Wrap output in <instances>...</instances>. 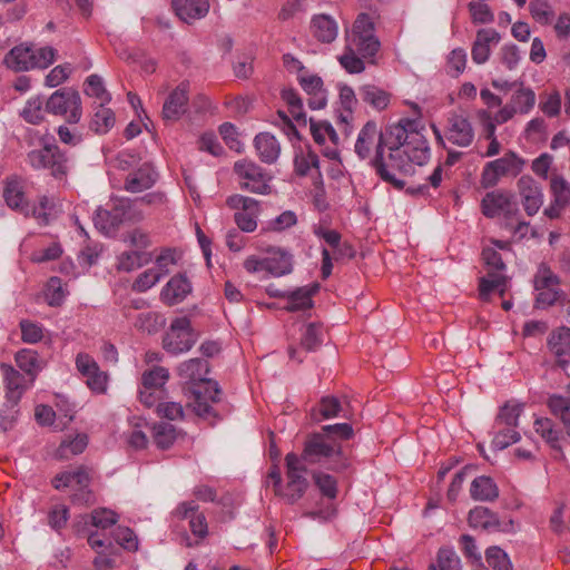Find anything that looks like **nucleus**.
Segmentation results:
<instances>
[{
    "label": "nucleus",
    "mask_w": 570,
    "mask_h": 570,
    "mask_svg": "<svg viewBox=\"0 0 570 570\" xmlns=\"http://www.w3.org/2000/svg\"><path fill=\"white\" fill-rule=\"evenodd\" d=\"M423 130L424 126L417 119H401L385 129L386 153L379 150L373 166L380 177L397 190H402L406 183L397 178L395 171L412 176L415 167H422L430 159L431 150Z\"/></svg>",
    "instance_id": "1"
},
{
    "label": "nucleus",
    "mask_w": 570,
    "mask_h": 570,
    "mask_svg": "<svg viewBox=\"0 0 570 570\" xmlns=\"http://www.w3.org/2000/svg\"><path fill=\"white\" fill-rule=\"evenodd\" d=\"M178 375L181 379L188 380L190 386L188 392V406L200 417L206 420H215L216 413L212 409L210 403L219 401L220 389L218 383L207 380L206 375L209 372L208 363L202 358H190L183 362L178 368Z\"/></svg>",
    "instance_id": "2"
},
{
    "label": "nucleus",
    "mask_w": 570,
    "mask_h": 570,
    "mask_svg": "<svg viewBox=\"0 0 570 570\" xmlns=\"http://www.w3.org/2000/svg\"><path fill=\"white\" fill-rule=\"evenodd\" d=\"M298 456L305 465L322 464L336 472L343 471L350 465L341 442L330 440L322 432L306 436L303 452Z\"/></svg>",
    "instance_id": "3"
},
{
    "label": "nucleus",
    "mask_w": 570,
    "mask_h": 570,
    "mask_svg": "<svg viewBox=\"0 0 570 570\" xmlns=\"http://www.w3.org/2000/svg\"><path fill=\"white\" fill-rule=\"evenodd\" d=\"M285 478L276 494L287 504H294L306 493L309 482L306 478L307 468L298 454L289 452L285 456Z\"/></svg>",
    "instance_id": "4"
},
{
    "label": "nucleus",
    "mask_w": 570,
    "mask_h": 570,
    "mask_svg": "<svg viewBox=\"0 0 570 570\" xmlns=\"http://www.w3.org/2000/svg\"><path fill=\"white\" fill-rule=\"evenodd\" d=\"M56 52V49L49 46L36 49L32 46L19 45L6 55L4 63L14 71L45 69L55 61Z\"/></svg>",
    "instance_id": "5"
},
{
    "label": "nucleus",
    "mask_w": 570,
    "mask_h": 570,
    "mask_svg": "<svg viewBox=\"0 0 570 570\" xmlns=\"http://www.w3.org/2000/svg\"><path fill=\"white\" fill-rule=\"evenodd\" d=\"M345 47L362 58L370 59L377 53L381 43L374 35V22L367 13L357 16L352 31L346 36Z\"/></svg>",
    "instance_id": "6"
},
{
    "label": "nucleus",
    "mask_w": 570,
    "mask_h": 570,
    "mask_svg": "<svg viewBox=\"0 0 570 570\" xmlns=\"http://www.w3.org/2000/svg\"><path fill=\"white\" fill-rule=\"evenodd\" d=\"M27 160L35 169H49L56 178L67 176L70 164L68 157L56 144H45L42 148L28 153Z\"/></svg>",
    "instance_id": "7"
},
{
    "label": "nucleus",
    "mask_w": 570,
    "mask_h": 570,
    "mask_svg": "<svg viewBox=\"0 0 570 570\" xmlns=\"http://www.w3.org/2000/svg\"><path fill=\"white\" fill-rule=\"evenodd\" d=\"M524 166L525 160L510 150L501 158L485 164L481 174V185L484 188L494 187L503 176L517 177Z\"/></svg>",
    "instance_id": "8"
},
{
    "label": "nucleus",
    "mask_w": 570,
    "mask_h": 570,
    "mask_svg": "<svg viewBox=\"0 0 570 570\" xmlns=\"http://www.w3.org/2000/svg\"><path fill=\"white\" fill-rule=\"evenodd\" d=\"M90 473L85 466H79L77 470L71 472H62L55 476L52 484L55 489L61 490L63 488L75 489V493L71 497L72 502L79 504L92 503V493L89 490Z\"/></svg>",
    "instance_id": "9"
},
{
    "label": "nucleus",
    "mask_w": 570,
    "mask_h": 570,
    "mask_svg": "<svg viewBox=\"0 0 570 570\" xmlns=\"http://www.w3.org/2000/svg\"><path fill=\"white\" fill-rule=\"evenodd\" d=\"M195 343L196 337L187 317L175 318L163 338V347L173 355L189 351Z\"/></svg>",
    "instance_id": "10"
},
{
    "label": "nucleus",
    "mask_w": 570,
    "mask_h": 570,
    "mask_svg": "<svg viewBox=\"0 0 570 570\" xmlns=\"http://www.w3.org/2000/svg\"><path fill=\"white\" fill-rule=\"evenodd\" d=\"M46 110L52 115H67L69 124H78L82 116L80 95L75 90H57L48 98Z\"/></svg>",
    "instance_id": "11"
},
{
    "label": "nucleus",
    "mask_w": 570,
    "mask_h": 570,
    "mask_svg": "<svg viewBox=\"0 0 570 570\" xmlns=\"http://www.w3.org/2000/svg\"><path fill=\"white\" fill-rule=\"evenodd\" d=\"M234 171L238 176L242 189H246L255 194H269V177L255 163L249 160H239L234 165Z\"/></svg>",
    "instance_id": "12"
},
{
    "label": "nucleus",
    "mask_w": 570,
    "mask_h": 570,
    "mask_svg": "<svg viewBox=\"0 0 570 570\" xmlns=\"http://www.w3.org/2000/svg\"><path fill=\"white\" fill-rule=\"evenodd\" d=\"M482 213L490 218L503 215L507 218L519 215L514 196L505 190L488 193L482 199Z\"/></svg>",
    "instance_id": "13"
},
{
    "label": "nucleus",
    "mask_w": 570,
    "mask_h": 570,
    "mask_svg": "<svg viewBox=\"0 0 570 570\" xmlns=\"http://www.w3.org/2000/svg\"><path fill=\"white\" fill-rule=\"evenodd\" d=\"M444 137L449 142L465 148L474 140V129L465 115L452 111L446 119Z\"/></svg>",
    "instance_id": "14"
},
{
    "label": "nucleus",
    "mask_w": 570,
    "mask_h": 570,
    "mask_svg": "<svg viewBox=\"0 0 570 570\" xmlns=\"http://www.w3.org/2000/svg\"><path fill=\"white\" fill-rule=\"evenodd\" d=\"M373 148H375V157L379 156V150L386 153L385 131L382 132L376 122L367 121L358 132L354 150L361 159H366L371 156Z\"/></svg>",
    "instance_id": "15"
},
{
    "label": "nucleus",
    "mask_w": 570,
    "mask_h": 570,
    "mask_svg": "<svg viewBox=\"0 0 570 570\" xmlns=\"http://www.w3.org/2000/svg\"><path fill=\"white\" fill-rule=\"evenodd\" d=\"M76 366L86 377V384L97 394H105L108 389V374L100 370L97 362L88 354L79 353L76 357Z\"/></svg>",
    "instance_id": "16"
},
{
    "label": "nucleus",
    "mask_w": 570,
    "mask_h": 570,
    "mask_svg": "<svg viewBox=\"0 0 570 570\" xmlns=\"http://www.w3.org/2000/svg\"><path fill=\"white\" fill-rule=\"evenodd\" d=\"M517 189L525 213L535 215L543 204L541 185L530 175H523L517 181Z\"/></svg>",
    "instance_id": "17"
},
{
    "label": "nucleus",
    "mask_w": 570,
    "mask_h": 570,
    "mask_svg": "<svg viewBox=\"0 0 570 570\" xmlns=\"http://www.w3.org/2000/svg\"><path fill=\"white\" fill-rule=\"evenodd\" d=\"M189 101V83L180 82L170 91L165 99L161 110V117L166 121H176L187 111Z\"/></svg>",
    "instance_id": "18"
},
{
    "label": "nucleus",
    "mask_w": 570,
    "mask_h": 570,
    "mask_svg": "<svg viewBox=\"0 0 570 570\" xmlns=\"http://www.w3.org/2000/svg\"><path fill=\"white\" fill-rule=\"evenodd\" d=\"M1 373L6 385V400L12 406H17L24 391L32 384L30 380L17 371L12 365L1 363Z\"/></svg>",
    "instance_id": "19"
},
{
    "label": "nucleus",
    "mask_w": 570,
    "mask_h": 570,
    "mask_svg": "<svg viewBox=\"0 0 570 570\" xmlns=\"http://www.w3.org/2000/svg\"><path fill=\"white\" fill-rule=\"evenodd\" d=\"M158 180V174L149 163H144L129 173L124 181L126 191L137 194L151 188Z\"/></svg>",
    "instance_id": "20"
},
{
    "label": "nucleus",
    "mask_w": 570,
    "mask_h": 570,
    "mask_svg": "<svg viewBox=\"0 0 570 570\" xmlns=\"http://www.w3.org/2000/svg\"><path fill=\"white\" fill-rule=\"evenodd\" d=\"M318 284H312L288 293L281 291L269 293L275 297H287V305L284 308L288 312H297L313 306L312 296L318 291Z\"/></svg>",
    "instance_id": "21"
},
{
    "label": "nucleus",
    "mask_w": 570,
    "mask_h": 570,
    "mask_svg": "<svg viewBox=\"0 0 570 570\" xmlns=\"http://www.w3.org/2000/svg\"><path fill=\"white\" fill-rule=\"evenodd\" d=\"M2 197L11 209L28 215L29 206L24 196L23 183L20 178L10 176L4 179Z\"/></svg>",
    "instance_id": "22"
},
{
    "label": "nucleus",
    "mask_w": 570,
    "mask_h": 570,
    "mask_svg": "<svg viewBox=\"0 0 570 570\" xmlns=\"http://www.w3.org/2000/svg\"><path fill=\"white\" fill-rule=\"evenodd\" d=\"M175 514L180 519H189L190 531L199 539H204L208 534V525L206 517L198 512V505L194 501L180 503Z\"/></svg>",
    "instance_id": "23"
},
{
    "label": "nucleus",
    "mask_w": 570,
    "mask_h": 570,
    "mask_svg": "<svg viewBox=\"0 0 570 570\" xmlns=\"http://www.w3.org/2000/svg\"><path fill=\"white\" fill-rule=\"evenodd\" d=\"M548 348L558 364L564 367L570 358V328L562 326L552 331L548 338Z\"/></svg>",
    "instance_id": "24"
},
{
    "label": "nucleus",
    "mask_w": 570,
    "mask_h": 570,
    "mask_svg": "<svg viewBox=\"0 0 570 570\" xmlns=\"http://www.w3.org/2000/svg\"><path fill=\"white\" fill-rule=\"evenodd\" d=\"M535 432L544 440V442L556 452L554 458L564 459L561 448L560 431L556 428L554 422L549 417H537L533 423Z\"/></svg>",
    "instance_id": "25"
},
{
    "label": "nucleus",
    "mask_w": 570,
    "mask_h": 570,
    "mask_svg": "<svg viewBox=\"0 0 570 570\" xmlns=\"http://www.w3.org/2000/svg\"><path fill=\"white\" fill-rule=\"evenodd\" d=\"M191 291V284L185 275L178 274L169 279L160 293V297L167 305L183 302Z\"/></svg>",
    "instance_id": "26"
},
{
    "label": "nucleus",
    "mask_w": 570,
    "mask_h": 570,
    "mask_svg": "<svg viewBox=\"0 0 570 570\" xmlns=\"http://www.w3.org/2000/svg\"><path fill=\"white\" fill-rule=\"evenodd\" d=\"M176 14L185 22L204 18L209 10L208 0H173Z\"/></svg>",
    "instance_id": "27"
},
{
    "label": "nucleus",
    "mask_w": 570,
    "mask_h": 570,
    "mask_svg": "<svg viewBox=\"0 0 570 570\" xmlns=\"http://www.w3.org/2000/svg\"><path fill=\"white\" fill-rule=\"evenodd\" d=\"M311 31L321 42H333L338 33L336 21L328 14H316L311 21Z\"/></svg>",
    "instance_id": "28"
},
{
    "label": "nucleus",
    "mask_w": 570,
    "mask_h": 570,
    "mask_svg": "<svg viewBox=\"0 0 570 570\" xmlns=\"http://www.w3.org/2000/svg\"><path fill=\"white\" fill-rule=\"evenodd\" d=\"M254 145L263 163L273 164L277 160L281 146L273 135L268 132L258 134L254 139Z\"/></svg>",
    "instance_id": "29"
},
{
    "label": "nucleus",
    "mask_w": 570,
    "mask_h": 570,
    "mask_svg": "<svg viewBox=\"0 0 570 570\" xmlns=\"http://www.w3.org/2000/svg\"><path fill=\"white\" fill-rule=\"evenodd\" d=\"M499 41V33L493 29H481L476 33L472 47V59L475 63H484L490 56V43Z\"/></svg>",
    "instance_id": "30"
},
{
    "label": "nucleus",
    "mask_w": 570,
    "mask_h": 570,
    "mask_svg": "<svg viewBox=\"0 0 570 570\" xmlns=\"http://www.w3.org/2000/svg\"><path fill=\"white\" fill-rule=\"evenodd\" d=\"M470 494L475 501L492 502L499 498V488L490 476L480 475L472 481Z\"/></svg>",
    "instance_id": "31"
},
{
    "label": "nucleus",
    "mask_w": 570,
    "mask_h": 570,
    "mask_svg": "<svg viewBox=\"0 0 570 570\" xmlns=\"http://www.w3.org/2000/svg\"><path fill=\"white\" fill-rule=\"evenodd\" d=\"M469 524L485 531H499L500 521L497 513L485 507H475L469 512Z\"/></svg>",
    "instance_id": "32"
},
{
    "label": "nucleus",
    "mask_w": 570,
    "mask_h": 570,
    "mask_svg": "<svg viewBox=\"0 0 570 570\" xmlns=\"http://www.w3.org/2000/svg\"><path fill=\"white\" fill-rule=\"evenodd\" d=\"M94 223L97 229L105 235H110L117 230L122 223L115 203L110 209L98 208L94 216Z\"/></svg>",
    "instance_id": "33"
},
{
    "label": "nucleus",
    "mask_w": 570,
    "mask_h": 570,
    "mask_svg": "<svg viewBox=\"0 0 570 570\" xmlns=\"http://www.w3.org/2000/svg\"><path fill=\"white\" fill-rule=\"evenodd\" d=\"M358 95L362 101L370 105L375 110H384L391 99V95L382 88L374 85H364L360 87Z\"/></svg>",
    "instance_id": "34"
},
{
    "label": "nucleus",
    "mask_w": 570,
    "mask_h": 570,
    "mask_svg": "<svg viewBox=\"0 0 570 570\" xmlns=\"http://www.w3.org/2000/svg\"><path fill=\"white\" fill-rule=\"evenodd\" d=\"M342 405L335 396H323L316 407L311 410V419L313 422H321L340 416Z\"/></svg>",
    "instance_id": "35"
},
{
    "label": "nucleus",
    "mask_w": 570,
    "mask_h": 570,
    "mask_svg": "<svg viewBox=\"0 0 570 570\" xmlns=\"http://www.w3.org/2000/svg\"><path fill=\"white\" fill-rule=\"evenodd\" d=\"M265 272L283 276L292 272V256L284 250H275L265 258Z\"/></svg>",
    "instance_id": "36"
},
{
    "label": "nucleus",
    "mask_w": 570,
    "mask_h": 570,
    "mask_svg": "<svg viewBox=\"0 0 570 570\" xmlns=\"http://www.w3.org/2000/svg\"><path fill=\"white\" fill-rule=\"evenodd\" d=\"M508 278L498 273H488L487 277L481 278L479 285L480 297L482 301H488L492 291H498L500 296H504L507 291Z\"/></svg>",
    "instance_id": "37"
},
{
    "label": "nucleus",
    "mask_w": 570,
    "mask_h": 570,
    "mask_svg": "<svg viewBox=\"0 0 570 570\" xmlns=\"http://www.w3.org/2000/svg\"><path fill=\"white\" fill-rule=\"evenodd\" d=\"M547 405L550 412L560 419L567 434L570 436V399L553 394L549 396Z\"/></svg>",
    "instance_id": "38"
},
{
    "label": "nucleus",
    "mask_w": 570,
    "mask_h": 570,
    "mask_svg": "<svg viewBox=\"0 0 570 570\" xmlns=\"http://www.w3.org/2000/svg\"><path fill=\"white\" fill-rule=\"evenodd\" d=\"M16 363L18 367L30 376V383H32L41 370V362L37 352L32 350H21L16 354Z\"/></svg>",
    "instance_id": "39"
},
{
    "label": "nucleus",
    "mask_w": 570,
    "mask_h": 570,
    "mask_svg": "<svg viewBox=\"0 0 570 570\" xmlns=\"http://www.w3.org/2000/svg\"><path fill=\"white\" fill-rule=\"evenodd\" d=\"M116 210H118L119 216L124 222H140L144 219V213L139 208L140 203L137 198H118L114 200Z\"/></svg>",
    "instance_id": "40"
},
{
    "label": "nucleus",
    "mask_w": 570,
    "mask_h": 570,
    "mask_svg": "<svg viewBox=\"0 0 570 570\" xmlns=\"http://www.w3.org/2000/svg\"><path fill=\"white\" fill-rule=\"evenodd\" d=\"M85 94L95 98L98 105H108L111 100L110 94L105 88L102 78L98 75H90L85 81Z\"/></svg>",
    "instance_id": "41"
},
{
    "label": "nucleus",
    "mask_w": 570,
    "mask_h": 570,
    "mask_svg": "<svg viewBox=\"0 0 570 570\" xmlns=\"http://www.w3.org/2000/svg\"><path fill=\"white\" fill-rule=\"evenodd\" d=\"M115 125V114L106 105H98L90 128L97 134H106Z\"/></svg>",
    "instance_id": "42"
},
{
    "label": "nucleus",
    "mask_w": 570,
    "mask_h": 570,
    "mask_svg": "<svg viewBox=\"0 0 570 570\" xmlns=\"http://www.w3.org/2000/svg\"><path fill=\"white\" fill-rule=\"evenodd\" d=\"M522 410V404L505 403L497 415L495 428L507 426L515 429Z\"/></svg>",
    "instance_id": "43"
},
{
    "label": "nucleus",
    "mask_w": 570,
    "mask_h": 570,
    "mask_svg": "<svg viewBox=\"0 0 570 570\" xmlns=\"http://www.w3.org/2000/svg\"><path fill=\"white\" fill-rule=\"evenodd\" d=\"M510 104L517 114H528L535 104L534 91L530 88H520L512 95Z\"/></svg>",
    "instance_id": "44"
},
{
    "label": "nucleus",
    "mask_w": 570,
    "mask_h": 570,
    "mask_svg": "<svg viewBox=\"0 0 570 570\" xmlns=\"http://www.w3.org/2000/svg\"><path fill=\"white\" fill-rule=\"evenodd\" d=\"M169 379V372L161 366H155L149 371L142 373L141 385L145 389L164 390L165 384Z\"/></svg>",
    "instance_id": "45"
},
{
    "label": "nucleus",
    "mask_w": 570,
    "mask_h": 570,
    "mask_svg": "<svg viewBox=\"0 0 570 570\" xmlns=\"http://www.w3.org/2000/svg\"><path fill=\"white\" fill-rule=\"evenodd\" d=\"M88 445V436L86 434H77L71 440H63L58 448V455L61 459H69L71 455L80 454Z\"/></svg>",
    "instance_id": "46"
},
{
    "label": "nucleus",
    "mask_w": 570,
    "mask_h": 570,
    "mask_svg": "<svg viewBox=\"0 0 570 570\" xmlns=\"http://www.w3.org/2000/svg\"><path fill=\"white\" fill-rule=\"evenodd\" d=\"M282 99L288 105L289 112L292 117L298 124H306V115L303 111V102L298 94L292 89H283L282 90Z\"/></svg>",
    "instance_id": "47"
},
{
    "label": "nucleus",
    "mask_w": 570,
    "mask_h": 570,
    "mask_svg": "<svg viewBox=\"0 0 570 570\" xmlns=\"http://www.w3.org/2000/svg\"><path fill=\"white\" fill-rule=\"evenodd\" d=\"M150 258V255L144 252H125L118 258V268L125 272H130L144 264H147Z\"/></svg>",
    "instance_id": "48"
},
{
    "label": "nucleus",
    "mask_w": 570,
    "mask_h": 570,
    "mask_svg": "<svg viewBox=\"0 0 570 570\" xmlns=\"http://www.w3.org/2000/svg\"><path fill=\"white\" fill-rule=\"evenodd\" d=\"M550 190L556 204L564 206L570 204V183L564 177L554 175L550 180Z\"/></svg>",
    "instance_id": "49"
},
{
    "label": "nucleus",
    "mask_w": 570,
    "mask_h": 570,
    "mask_svg": "<svg viewBox=\"0 0 570 570\" xmlns=\"http://www.w3.org/2000/svg\"><path fill=\"white\" fill-rule=\"evenodd\" d=\"M323 342V327L320 324L311 323L302 334L301 345L304 350L315 351Z\"/></svg>",
    "instance_id": "50"
},
{
    "label": "nucleus",
    "mask_w": 570,
    "mask_h": 570,
    "mask_svg": "<svg viewBox=\"0 0 570 570\" xmlns=\"http://www.w3.org/2000/svg\"><path fill=\"white\" fill-rule=\"evenodd\" d=\"M154 440L158 448L168 449L176 440V429L170 423H158L154 428Z\"/></svg>",
    "instance_id": "51"
},
{
    "label": "nucleus",
    "mask_w": 570,
    "mask_h": 570,
    "mask_svg": "<svg viewBox=\"0 0 570 570\" xmlns=\"http://www.w3.org/2000/svg\"><path fill=\"white\" fill-rule=\"evenodd\" d=\"M460 559L454 551L440 549L436 561L431 563L429 570H459Z\"/></svg>",
    "instance_id": "52"
},
{
    "label": "nucleus",
    "mask_w": 570,
    "mask_h": 570,
    "mask_svg": "<svg viewBox=\"0 0 570 570\" xmlns=\"http://www.w3.org/2000/svg\"><path fill=\"white\" fill-rule=\"evenodd\" d=\"M485 561L495 570H512L508 554L499 547H490L485 551Z\"/></svg>",
    "instance_id": "53"
},
{
    "label": "nucleus",
    "mask_w": 570,
    "mask_h": 570,
    "mask_svg": "<svg viewBox=\"0 0 570 570\" xmlns=\"http://www.w3.org/2000/svg\"><path fill=\"white\" fill-rule=\"evenodd\" d=\"M366 58H362L358 53L354 51L347 50L345 47L344 52L338 57V61L341 66L348 73H361L365 70L364 60Z\"/></svg>",
    "instance_id": "54"
},
{
    "label": "nucleus",
    "mask_w": 570,
    "mask_h": 570,
    "mask_svg": "<svg viewBox=\"0 0 570 570\" xmlns=\"http://www.w3.org/2000/svg\"><path fill=\"white\" fill-rule=\"evenodd\" d=\"M559 284V277L547 265L541 264L534 276V288H558Z\"/></svg>",
    "instance_id": "55"
},
{
    "label": "nucleus",
    "mask_w": 570,
    "mask_h": 570,
    "mask_svg": "<svg viewBox=\"0 0 570 570\" xmlns=\"http://www.w3.org/2000/svg\"><path fill=\"white\" fill-rule=\"evenodd\" d=\"M226 204L232 208L243 213H259V203L250 197L243 195H232L227 198Z\"/></svg>",
    "instance_id": "56"
},
{
    "label": "nucleus",
    "mask_w": 570,
    "mask_h": 570,
    "mask_svg": "<svg viewBox=\"0 0 570 570\" xmlns=\"http://www.w3.org/2000/svg\"><path fill=\"white\" fill-rule=\"evenodd\" d=\"M311 132L315 142L323 145L328 137L334 144H336L338 136L330 122H315L311 119Z\"/></svg>",
    "instance_id": "57"
},
{
    "label": "nucleus",
    "mask_w": 570,
    "mask_h": 570,
    "mask_svg": "<svg viewBox=\"0 0 570 570\" xmlns=\"http://www.w3.org/2000/svg\"><path fill=\"white\" fill-rule=\"evenodd\" d=\"M313 479L323 495L330 499L336 498L337 482L334 476L323 472H314Z\"/></svg>",
    "instance_id": "58"
},
{
    "label": "nucleus",
    "mask_w": 570,
    "mask_h": 570,
    "mask_svg": "<svg viewBox=\"0 0 570 570\" xmlns=\"http://www.w3.org/2000/svg\"><path fill=\"white\" fill-rule=\"evenodd\" d=\"M21 115L24 118V120L30 124H40L45 119V114L42 110V100L38 97L28 100Z\"/></svg>",
    "instance_id": "59"
},
{
    "label": "nucleus",
    "mask_w": 570,
    "mask_h": 570,
    "mask_svg": "<svg viewBox=\"0 0 570 570\" xmlns=\"http://www.w3.org/2000/svg\"><path fill=\"white\" fill-rule=\"evenodd\" d=\"M91 524L96 528L108 529L115 525L118 521L116 512L108 509H96L90 514Z\"/></svg>",
    "instance_id": "60"
},
{
    "label": "nucleus",
    "mask_w": 570,
    "mask_h": 570,
    "mask_svg": "<svg viewBox=\"0 0 570 570\" xmlns=\"http://www.w3.org/2000/svg\"><path fill=\"white\" fill-rule=\"evenodd\" d=\"M497 429L498 432L495 433L492 443L493 446L499 450H503L520 440L519 432L513 428L501 426Z\"/></svg>",
    "instance_id": "61"
},
{
    "label": "nucleus",
    "mask_w": 570,
    "mask_h": 570,
    "mask_svg": "<svg viewBox=\"0 0 570 570\" xmlns=\"http://www.w3.org/2000/svg\"><path fill=\"white\" fill-rule=\"evenodd\" d=\"M20 330H21V338L24 343L28 344H36L40 342L43 337V330L42 327L28 320H22L20 322Z\"/></svg>",
    "instance_id": "62"
},
{
    "label": "nucleus",
    "mask_w": 570,
    "mask_h": 570,
    "mask_svg": "<svg viewBox=\"0 0 570 570\" xmlns=\"http://www.w3.org/2000/svg\"><path fill=\"white\" fill-rule=\"evenodd\" d=\"M322 433L330 440L340 442V440H350L353 436L354 431L351 424L338 423L323 426Z\"/></svg>",
    "instance_id": "63"
},
{
    "label": "nucleus",
    "mask_w": 570,
    "mask_h": 570,
    "mask_svg": "<svg viewBox=\"0 0 570 570\" xmlns=\"http://www.w3.org/2000/svg\"><path fill=\"white\" fill-rule=\"evenodd\" d=\"M318 156L308 151L302 153L295 157V170L299 176H305L312 168H318Z\"/></svg>",
    "instance_id": "64"
}]
</instances>
